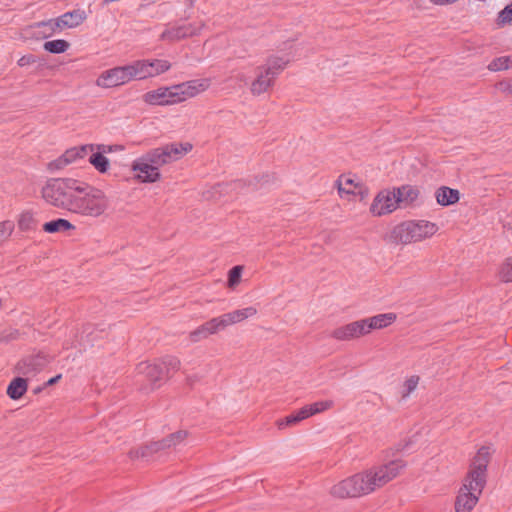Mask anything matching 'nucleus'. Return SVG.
Here are the masks:
<instances>
[{
    "label": "nucleus",
    "instance_id": "nucleus-1",
    "mask_svg": "<svg viewBox=\"0 0 512 512\" xmlns=\"http://www.w3.org/2000/svg\"><path fill=\"white\" fill-rule=\"evenodd\" d=\"M407 466L402 459L371 466L359 473L338 481L329 489L332 497L338 499L359 498L369 495L402 474Z\"/></svg>",
    "mask_w": 512,
    "mask_h": 512
},
{
    "label": "nucleus",
    "instance_id": "nucleus-2",
    "mask_svg": "<svg viewBox=\"0 0 512 512\" xmlns=\"http://www.w3.org/2000/svg\"><path fill=\"white\" fill-rule=\"evenodd\" d=\"M81 183L73 178L51 179L43 186L42 197L48 204L72 212Z\"/></svg>",
    "mask_w": 512,
    "mask_h": 512
},
{
    "label": "nucleus",
    "instance_id": "nucleus-3",
    "mask_svg": "<svg viewBox=\"0 0 512 512\" xmlns=\"http://www.w3.org/2000/svg\"><path fill=\"white\" fill-rule=\"evenodd\" d=\"M109 207L105 193L82 181L81 192H78L72 213L97 218L103 215Z\"/></svg>",
    "mask_w": 512,
    "mask_h": 512
},
{
    "label": "nucleus",
    "instance_id": "nucleus-4",
    "mask_svg": "<svg viewBox=\"0 0 512 512\" xmlns=\"http://www.w3.org/2000/svg\"><path fill=\"white\" fill-rule=\"evenodd\" d=\"M289 63L288 58L268 57L264 64L257 66L255 77L250 83V92L254 96H259L268 92L274 85L275 79L286 68Z\"/></svg>",
    "mask_w": 512,
    "mask_h": 512
},
{
    "label": "nucleus",
    "instance_id": "nucleus-5",
    "mask_svg": "<svg viewBox=\"0 0 512 512\" xmlns=\"http://www.w3.org/2000/svg\"><path fill=\"white\" fill-rule=\"evenodd\" d=\"M438 228L435 223L418 220L399 224L393 230V237L403 244L421 241L433 236Z\"/></svg>",
    "mask_w": 512,
    "mask_h": 512
},
{
    "label": "nucleus",
    "instance_id": "nucleus-6",
    "mask_svg": "<svg viewBox=\"0 0 512 512\" xmlns=\"http://www.w3.org/2000/svg\"><path fill=\"white\" fill-rule=\"evenodd\" d=\"M190 143H171L155 148L146 153L148 160L158 169L166 164L176 161L191 151Z\"/></svg>",
    "mask_w": 512,
    "mask_h": 512
},
{
    "label": "nucleus",
    "instance_id": "nucleus-7",
    "mask_svg": "<svg viewBox=\"0 0 512 512\" xmlns=\"http://www.w3.org/2000/svg\"><path fill=\"white\" fill-rule=\"evenodd\" d=\"M484 487L485 484H479L477 481L466 477L456 498L455 511L471 512L478 503Z\"/></svg>",
    "mask_w": 512,
    "mask_h": 512
},
{
    "label": "nucleus",
    "instance_id": "nucleus-8",
    "mask_svg": "<svg viewBox=\"0 0 512 512\" xmlns=\"http://www.w3.org/2000/svg\"><path fill=\"white\" fill-rule=\"evenodd\" d=\"M336 185L341 198L358 196L363 200L369 195L368 187L356 176L351 174L341 175L336 181Z\"/></svg>",
    "mask_w": 512,
    "mask_h": 512
},
{
    "label": "nucleus",
    "instance_id": "nucleus-9",
    "mask_svg": "<svg viewBox=\"0 0 512 512\" xmlns=\"http://www.w3.org/2000/svg\"><path fill=\"white\" fill-rule=\"evenodd\" d=\"M398 208L400 207L395 188H393L392 190L384 189L380 191L375 196L369 210L373 216L381 217L394 212Z\"/></svg>",
    "mask_w": 512,
    "mask_h": 512
},
{
    "label": "nucleus",
    "instance_id": "nucleus-10",
    "mask_svg": "<svg viewBox=\"0 0 512 512\" xmlns=\"http://www.w3.org/2000/svg\"><path fill=\"white\" fill-rule=\"evenodd\" d=\"M131 81L128 66H117L103 71L96 80V85L101 88H113Z\"/></svg>",
    "mask_w": 512,
    "mask_h": 512
},
{
    "label": "nucleus",
    "instance_id": "nucleus-11",
    "mask_svg": "<svg viewBox=\"0 0 512 512\" xmlns=\"http://www.w3.org/2000/svg\"><path fill=\"white\" fill-rule=\"evenodd\" d=\"M203 27L204 23L202 22L175 25L165 29L160 38L169 42L179 41L199 34Z\"/></svg>",
    "mask_w": 512,
    "mask_h": 512
},
{
    "label": "nucleus",
    "instance_id": "nucleus-12",
    "mask_svg": "<svg viewBox=\"0 0 512 512\" xmlns=\"http://www.w3.org/2000/svg\"><path fill=\"white\" fill-rule=\"evenodd\" d=\"M94 151L93 144H87L80 147H73L66 150L60 157L50 162L48 168L50 171H57L65 168L69 164L75 162L77 159H81L88 154V152Z\"/></svg>",
    "mask_w": 512,
    "mask_h": 512
},
{
    "label": "nucleus",
    "instance_id": "nucleus-13",
    "mask_svg": "<svg viewBox=\"0 0 512 512\" xmlns=\"http://www.w3.org/2000/svg\"><path fill=\"white\" fill-rule=\"evenodd\" d=\"M135 177L141 182L153 183L160 178L159 169L148 160L147 155L136 159L132 164Z\"/></svg>",
    "mask_w": 512,
    "mask_h": 512
},
{
    "label": "nucleus",
    "instance_id": "nucleus-14",
    "mask_svg": "<svg viewBox=\"0 0 512 512\" xmlns=\"http://www.w3.org/2000/svg\"><path fill=\"white\" fill-rule=\"evenodd\" d=\"M490 458V449L481 447L472 462L467 478L477 481L479 484H486V468Z\"/></svg>",
    "mask_w": 512,
    "mask_h": 512
},
{
    "label": "nucleus",
    "instance_id": "nucleus-15",
    "mask_svg": "<svg viewBox=\"0 0 512 512\" xmlns=\"http://www.w3.org/2000/svg\"><path fill=\"white\" fill-rule=\"evenodd\" d=\"M84 20L83 13L80 11L67 12L57 19L43 22L42 25L50 29V34L61 31L64 28H74L80 25Z\"/></svg>",
    "mask_w": 512,
    "mask_h": 512
},
{
    "label": "nucleus",
    "instance_id": "nucleus-16",
    "mask_svg": "<svg viewBox=\"0 0 512 512\" xmlns=\"http://www.w3.org/2000/svg\"><path fill=\"white\" fill-rule=\"evenodd\" d=\"M367 334L364 320L361 319L334 329L332 337L341 341H349Z\"/></svg>",
    "mask_w": 512,
    "mask_h": 512
},
{
    "label": "nucleus",
    "instance_id": "nucleus-17",
    "mask_svg": "<svg viewBox=\"0 0 512 512\" xmlns=\"http://www.w3.org/2000/svg\"><path fill=\"white\" fill-rule=\"evenodd\" d=\"M395 192L400 208L414 207L418 204L420 192L417 188L410 185H403L395 188Z\"/></svg>",
    "mask_w": 512,
    "mask_h": 512
},
{
    "label": "nucleus",
    "instance_id": "nucleus-18",
    "mask_svg": "<svg viewBox=\"0 0 512 512\" xmlns=\"http://www.w3.org/2000/svg\"><path fill=\"white\" fill-rule=\"evenodd\" d=\"M137 373L145 376L152 384H156L165 377L164 368L160 365L159 361L155 363H139L137 365Z\"/></svg>",
    "mask_w": 512,
    "mask_h": 512
},
{
    "label": "nucleus",
    "instance_id": "nucleus-19",
    "mask_svg": "<svg viewBox=\"0 0 512 512\" xmlns=\"http://www.w3.org/2000/svg\"><path fill=\"white\" fill-rule=\"evenodd\" d=\"M143 100L149 105H172L171 88L160 87L156 90L149 91L143 95Z\"/></svg>",
    "mask_w": 512,
    "mask_h": 512
},
{
    "label": "nucleus",
    "instance_id": "nucleus-20",
    "mask_svg": "<svg viewBox=\"0 0 512 512\" xmlns=\"http://www.w3.org/2000/svg\"><path fill=\"white\" fill-rule=\"evenodd\" d=\"M396 314L389 312L365 318L366 331L369 334L372 330L382 329L391 325L396 320Z\"/></svg>",
    "mask_w": 512,
    "mask_h": 512
},
{
    "label": "nucleus",
    "instance_id": "nucleus-21",
    "mask_svg": "<svg viewBox=\"0 0 512 512\" xmlns=\"http://www.w3.org/2000/svg\"><path fill=\"white\" fill-rule=\"evenodd\" d=\"M181 84L190 99L206 91L211 85V80L209 78H200L186 81Z\"/></svg>",
    "mask_w": 512,
    "mask_h": 512
},
{
    "label": "nucleus",
    "instance_id": "nucleus-22",
    "mask_svg": "<svg viewBox=\"0 0 512 512\" xmlns=\"http://www.w3.org/2000/svg\"><path fill=\"white\" fill-rule=\"evenodd\" d=\"M435 197L439 205L449 206L459 201L460 193L456 189L442 186L436 190Z\"/></svg>",
    "mask_w": 512,
    "mask_h": 512
},
{
    "label": "nucleus",
    "instance_id": "nucleus-23",
    "mask_svg": "<svg viewBox=\"0 0 512 512\" xmlns=\"http://www.w3.org/2000/svg\"><path fill=\"white\" fill-rule=\"evenodd\" d=\"M130 72L131 80H143L150 78L151 73L149 72L148 60H137L130 64H127Z\"/></svg>",
    "mask_w": 512,
    "mask_h": 512
},
{
    "label": "nucleus",
    "instance_id": "nucleus-24",
    "mask_svg": "<svg viewBox=\"0 0 512 512\" xmlns=\"http://www.w3.org/2000/svg\"><path fill=\"white\" fill-rule=\"evenodd\" d=\"M186 432L185 431H178L174 434H171L168 438L166 439H163L161 441H158V442H154L152 443L150 446H149V449L153 452H156V451H159L161 449H165V448H169L171 446H176L177 444H179L181 441L184 440V438L186 437Z\"/></svg>",
    "mask_w": 512,
    "mask_h": 512
},
{
    "label": "nucleus",
    "instance_id": "nucleus-25",
    "mask_svg": "<svg viewBox=\"0 0 512 512\" xmlns=\"http://www.w3.org/2000/svg\"><path fill=\"white\" fill-rule=\"evenodd\" d=\"M27 391V381L24 378L17 377L11 381L7 388V395L13 399L17 400L23 396V394Z\"/></svg>",
    "mask_w": 512,
    "mask_h": 512
},
{
    "label": "nucleus",
    "instance_id": "nucleus-26",
    "mask_svg": "<svg viewBox=\"0 0 512 512\" xmlns=\"http://www.w3.org/2000/svg\"><path fill=\"white\" fill-rule=\"evenodd\" d=\"M74 225L66 219H56L49 222H46L43 225V230L47 233H57L64 232L68 230L74 229Z\"/></svg>",
    "mask_w": 512,
    "mask_h": 512
},
{
    "label": "nucleus",
    "instance_id": "nucleus-27",
    "mask_svg": "<svg viewBox=\"0 0 512 512\" xmlns=\"http://www.w3.org/2000/svg\"><path fill=\"white\" fill-rule=\"evenodd\" d=\"M149 72L151 73L150 77L158 76L162 73H165L171 68V64L167 60L163 59H147Z\"/></svg>",
    "mask_w": 512,
    "mask_h": 512
},
{
    "label": "nucleus",
    "instance_id": "nucleus-28",
    "mask_svg": "<svg viewBox=\"0 0 512 512\" xmlns=\"http://www.w3.org/2000/svg\"><path fill=\"white\" fill-rule=\"evenodd\" d=\"M89 163L100 173H105L109 169V160L100 151L91 152Z\"/></svg>",
    "mask_w": 512,
    "mask_h": 512
},
{
    "label": "nucleus",
    "instance_id": "nucleus-29",
    "mask_svg": "<svg viewBox=\"0 0 512 512\" xmlns=\"http://www.w3.org/2000/svg\"><path fill=\"white\" fill-rule=\"evenodd\" d=\"M70 44L63 39H56L44 43V49L53 54H60L67 51Z\"/></svg>",
    "mask_w": 512,
    "mask_h": 512
},
{
    "label": "nucleus",
    "instance_id": "nucleus-30",
    "mask_svg": "<svg viewBox=\"0 0 512 512\" xmlns=\"http://www.w3.org/2000/svg\"><path fill=\"white\" fill-rule=\"evenodd\" d=\"M318 412H320V404L318 402H315L313 404L304 406L301 409H299L296 412V415L299 421H302L309 418L312 415L317 414Z\"/></svg>",
    "mask_w": 512,
    "mask_h": 512
},
{
    "label": "nucleus",
    "instance_id": "nucleus-31",
    "mask_svg": "<svg viewBox=\"0 0 512 512\" xmlns=\"http://www.w3.org/2000/svg\"><path fill=\"white\" fill-rule=\"evenodd\" d=\"M204 326L206 327L210 335L215 334L218 331L226 328V324L224 322V318L222 315L207 321L206 323H204Z\"/></svg>",
    "mask_w": 512,
    "mask_h": 512
},
{
    "label": "nucleus",
    "instance_id": "nucleus-32",
    "mask_svg": "<svg viewBox=\"0 0 512 512\" xmlns=\"http://www.w3.org/2000/svg\"><path fill=\"white\" fill-rule=\"evenodd\" d=\"M171 88V95H172V105L177 104L183 101H186L189 99L187 93L185 92V89L183 88V85L176 84L170 86Z\"/></svg>",
    "mask_w": 512,
    "mask_h": 512
},
{
    "label": "nucleus",
    "instance_id": "nucleus-33",
    "mask_svg": "<svg viewBox=\"0 0 512 512\" xmlns=\"http://www.w3.org/2000/svg\"><path fill=\"white\" fill-rule=\"evenodd\" d=\"M18 369H19L20 373H22L24 375H28V374L34 373L38 370V364L36 363V359L26 358V359H23L18 364Z\"/></svg>",
    "mask_w": 512,
    "mask_h": 512
},
{
    "label": "nucleus",
    "instance_id": "nucleus-34",
    "mask_svg": "<svg viewBox=\"0 0 512 512\" xmlns=\"http://www.w3.org/2000/svg\"><path fill=\"white\" fill-rule=\"evenodd\" d=\"M511 59L508 56H502L499 58L494 59L490 64L488 65V69L491 71H501L508 69L510 66Z\"/></svg>",
    "mask_w": 512,
    "mask_h": 512
},
{
    "label": "nucleus",
    "instance_id": "nucleus-35",
    "mask_svg": "<svg viewBox=\"0 0 512 512\" xmlns=\"http://www.w3.org/2000/svg\"><path fill=\"white\" fill-rule=\"evenodd\" d=\"M419 383V377L418 376H411L409 377L405 382H404V385H403V390H402V398L405 399L407 398L416 388H417V385Z\"/></svg>",
    "mask_w": 512,
    "mask_h": 512
},
{
    "label": "nucleus",
    "instance_id": "nucleus-36",
    "mask_svg": "<svg viewBox=\"0 0 512 512\" xmlns=\"http://www.w3.org/2000/svg\"><path fill=\"white\" fill-rule=\"evenodd\" d=\"M159 363L164 368L165 376L169 373L170 370L178 369L180 365L179 360L173 356H166L159 360Z\"/></svg>",
    "mask_w": 512,
    "mask_h": 512
},
{
    "label": "nucleus",
    "instance_id": "nucleus-37",
    "mask_svg": "<svg viewBox=\"0 0 512 512\" xmlns=\"http://www.w3.org/2000/svg\"><path fill=\"white\" fill-rule=\"evenodd\" d=\"M242 270H243V267L237 265V266H234L229 271V274H228V287L229 288H234L240 282Z\"/></svg>",
    "mask_w": 512,
    "mask_h": 512
},
{
    "label": "nucleus",
    "instance_id": "nucleus-38",
    "mask_svg": "<svg viewBox=\"0 0 512 512\" xmlns=\"http://www.w3.org/2000/svg\"><path fill=\"white\" fill-rule=\"evenodd\" d=\"M499 275L505 282H512V256L507 258L501 266Z\"/></svg>",
    "mask_w": 512,
    "mask_h": 512
},
{
    "label": "nucleus",
    "instance_id": "nucleus-39",
    "mask_svg": "<svg viewBox=\"0 0 512 512\" xmlns=\"http://www.w3.org/2000/svg\"><path fill=\"white\" fill-rule=\"evenodd\" d=\"M512 23V2L498 14V24L501 26Z\"/></svg>",
    "mask_w": 512,
    "mask_h": 512
},
{
    "label": "nucleus",
    "instance_id": "nucleus-40",
    "mask_svg": "<svg viewBox=\"0 0 512 512\" xmlns=\"http://www.w3.org/2000/svg\"><path fill=\"white\" fill-rule=\"evenodd\" d=\"M19 228L21 230H31L34 227L33 215L29 212L23 213L18 221Z\"/></svg>",
    "mask_w": 512,
    "mask_h": 512
},
{
    "label": "nucleus",
    "instance_id": "nucleus-41",
    "mask_svg": "<svg viewBox=\"0 0 512 512\" xmlns=\"http://www.w3.org/2000/svg\"><path fill=\"white\" fill-rule=\"evenodd\" d=\"M209 335H210V333H208V330L206 329V327L203 324V325L199 326L197 329H195L194 331H192L189 334V337L192 342H198L202 339L207 338Z\"/></svg>",
    "mask_w": 512,
    "mask_h": 512
},
{
    "label": "nucleus",
    "instance_id": "nucleus-42",
    "mask_svg": "<svg viewBox=\"0 0 512 512\" xmlns=\"http://www.w3.org/2000/svg\"><path fill=\"white\" fill-rule=\"evenodd\" d=\"M299 419L296 415V412L293 413V414H290L288 416H286L285 418L283 419H280L277 421V426L279 429H284L286 428L287 426H290V425H295L297 423H299Z\"/></svg>",
    "mask_w": 512,
    "mask_h": 512
},
{
    "label": "nucleus",
    "instance_id": "nucleus-43",
    "mask_svg": "<svg viewBox=\"0 0 512 512\" xmlns=\"http://www.w3.org/2000/svg\"><path fill=\"white\" fill-rule=\"evenodd\" d=\"M14 224L11 221H4L0 223V241H4L13 231Z\"/></svg>",
    "mask_w": 512,
    "mask_h": 512
},
{
    "label": "nucleus",
    "instance_id": "nucleus-44",
    "mask_svg": "<svg viewBox=\"0 0 512 512\" xmlns=\"http://www.w3.org/2000/svg\"><path fill=\"white\" fill-rule=\"evenodd\" d=\"M224 318V322L226 324V327L232 324H236L242 321L240 314L238 310L226 313L222 315Z\"/></svg>",
    "mask_w": 512,
    "mask_h": 512
},
{
    "label": "nucleus",
    "instance_id": "nucleus-45",
    "mask_svg": "<svg viewBox=\"0 0 512 512\" xmlns=\"http://www.w3.org/2000/svg\"><path fill=\"white\" fill-rule=\"evenodd\" d=\"M238 312L240 314V317L243 320L253 317L257 313V309L253 306H249L243 309H238Z\"/></svg>",
    "mask_w": 512,
    "mask_h": 512
},
{
    "label": "nucleus",
    "instance_id": "nucleus-46",
    "mask_svg": "<svg viewBox=\"0 0 512 512\" xmlns=\"http://www.w3.org/2000/svg\"><path fill=\"white\" fill-rule=\"evenodd\" d=\"M35 62V57L33 55H24L18 60V65L20 67H24L30 65Z\"/></svg>",
    "mask_w": 512,
    "mask_h": 512
},
{
    "label": "nucleus",
    "instance_id": "nucleus-47",
    "mask_svg": "<svg viewBox=\"0 0 512 512\" xmlns=\"http://www.w3.org/2000/svg\"><path fill=\"white\" fill-rule=\"evenodd\" d=\"M95 149H97L102 154H104V153H111V152H113L114 150L117 149V146L114 147V146H111V145L101 144V145H94V150Z\"/></svg>",
    "mask_w": 512,
    "mask_h": 512
},
{
    "label": "nucleus",
    "instance_id": "nucleus-48",
    "mask_svg": "<svg viewBox=\"0 0 512 512\" xmlns=\"http://www.w3.org/2000/svg\"><path fill=\"white\" fill-rule=\"evenodd\" d=\"M17 331L11 332L7 337L0 334V344L17 338Z\"/></svg>",
    "mask_w": 512,
    "mask_h": 512
},
{
    "label": "nucleus",
    "instance_id": "nucleus-49",
    "mask_svg": "<svg viewBox=\"0 0 512 512\" xmlns=\"http://www.w3.org/2000/svg\"><path fill=\"white\" fill-rule=\"evenodd\" d=\"M501 86L505 92L512 94V81L501 83Z\"/></svg>",
    "mask_w": 512,
    "mask_h": 512
},
{
    "label": "nucleus",
    "instance_id": "nucleus-50",
    "mask_svg": "<svg viewBox=\"0 0 512 512\" xmlns=\"http://www.w3.org/2000/svg\"><path fill=\"white\" fill-rule=\"evenodd\" d=\"M332 405V401H322V411L329 409L330 407H332Z\"/></svg>",
    "mask_w": 512,
    "mask_h": 512
},
{
    "label": "nucleus",
    "instance_id": "nucleus-51",
    "mask_svg": "<svg viewBox=\"0 0 512 512\" xmlns=\"http://www.w3.org/2000/svg\"><path fill=\"white\" fill-rule=\"evenodd\" d=\"M61 378V375H57L51 379L48 380L47 384L48 385H53L55 384L59 379Z\"/></svg>",
    "mask_w": 512,
    "mask_h": 512
},
{
    "label": "nucleus",
    "instance_id": "nucleus-52",
    "mask_svg": "<svg viewBox=\"0 0 512 512\" xmlns=\"http://www.w3.org/2000/svg\"><path fill=\"white\" fill-rule=\"evenodd\" d=\"M236 77H237V79H238L239 81H242V82H244V83H247V78H246V76H245L243 73H239Z\"/></svg>",
    "mask_w": 512,
    "mask_h": 512
},
{
    "label": "nucleus",
    "instance_id": "nucleus-53",
    "mask_svg": "<svg viewBox=\"0 0 512 512\" xmlns=\"http://www.w3.org/2000/svg\"><path fill=\"white\" fill-rule=\"evenodd\" d=\"M191 3H193L195 0H189Z\"/></svg>",
    "mask_w": 512,
    "mask_h": 512
}]
</instances>
